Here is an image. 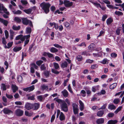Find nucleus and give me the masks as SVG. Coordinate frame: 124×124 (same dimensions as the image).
<instances>
[{"mask_svg":"<svg viewBox=\"0 0 124 124\" xmlns=\"http://www.w3.org/2000/svg\"><path fill=\"white\" fill-rule=\"evenodd\" d=\"M54 100L60 104L61 108L63 111L65 112L68 111V107L67 104L64 101L56 98H55Z\"/></svg>","mask_w":124,"mask_h":124,"instance_id":"1","label":"nucleus"},{"mask_svg":"<svg viewBox=\"0 0 124 124\" xmlns=\"http://www.w3.org/2000/svg\"><path fill=\"white\" fill-rule=\"evenodd\" d=\"M40 6L45 13L47 14L49 12V8L51 6L49 3L43 2L40 4Z\"/></svg>","mask_w":124,"mask_h":124,"instance_id":"2","label":"nucleus"},{"mask_svg":"<svg viewBox=\"0 0 124 124\" xmlns=\"http://www.w3.org/2000/svg\"><path fill=\"white\" fill-rule=\"evenodd\" d=\"M16 115L18 116H21L23 115V111L20 109H18L16 110L15 112Z\"/></svg>","mask_w":124,"mask_h":124,"instance_id":"3","label":"nucleus"},{"mask_svg":"<svg viewBox=\"0 0 124 124\" xmlns=\"http://www.w3.org/2000/svg\"><path fill=\"white\" fill-rule=\"evenodd\" d=\"M64 4L66 7H69L73 5V2L69 0H65L64 2Z\"/></svg>","mask_w":124,"mask_h":124,"instance_id":"4","label":"nucleus"},{"mask_svg":"<svg viewBox=\"0 0 124 124\" xmlns=\"http://www.w3.org/2000/svg\"><path fill=\"white\" fill-rule=\"evenodd\" d=\"M25 107L27 110H30L33 108V104L27 102L25 105Z\"/></svg>","mask_w":124,"mask_h":124,"instance_id":"5","label":"nucleus"},{"mask_svg":"<svg viewBox=\"0 0 124 124\" xmlns=\"http://www.w3.org/2000/svg\"><path fill=\"white\" fill-rule=\"evenodd\" d=\"M0 9H2L4 12L7 15H9V12L7 11V9L4 7L3 4L0 3Z\"/></svg>","mask_w":124,"mask_h":124,"instance_id":"6","label":"nucleus"},{"mask_svg":"<svg viewBox=\"0 0 124 124\" xmlns=\"http://www.w3.org/2000/svg\"><path fill=\"white\" fill-rule=\"evenodd\" d=\"M33 104V110H37L39 107L40 104L38 103H35Z\"/></svg>","mask_w":124,"mask_h":124,"instance_id":"7","label":"nucleus"},{"mask_svg":"<svg viewBox=\"0 0 124 124\" xmlns=\"http://www.w3.org/2000/svg\"><path fill=\"white\" fill-rule=\"evenodd\" d=\"M79 102L80 104L79 108L81 111H82L83 110L84 108V104L80 100L79 101Z\"/></svg>","mask_w":124,"mask_h":124,"instance_id":"8","label":"nucleus"},{"mask_svg":"<svg viewBox=\"0 0 124 124\" xmlns=\"http://www.w3.org/2000/svg\"><path fill=\"white\" fill-rule=\"evenodd\" d=\"M3 111L4 113L5 114H8L13 113L12 111L7 108L4 109Z\"/></svg>","mask_w":124,"mask_h":124,"instance_id":"9","label":"nucleus"},{"mask_svg":"<svg viewBox=\"0 0 124 124\" xmlns=\"http://www.w3.org/2000/svg\"><path fill=\"white\" fill-rule=\"evenodd\" d=\"M62 93L65 97H67L68 95V91L65 89H64L62 91Z\"/></svg>","mask_w":124,"mask_h":124,"instance_id":"10","label":"nucleus"},{"mask_svg":"<svg viewBox=\"0 0 124 124\" xmlns=\"http://www.w3.org/2000/svg\"><path fill=\"white\" fill-rule=\"evenodd\" d=\"M23 23L25 25H27L29 23V20L26 18H22Z\"/></svg>","mask_w":124,"mask_h":124,"instance_id":"11","label":"nucleus"},{"mask_svg":"<svg viewBox=\"0 0 124 124\" xmlns=\"http://www.w3.org/2000/svg\"><path fill=\"white\" fill-rule=\"evenodd\" d=\"M104 119L103 118L98 119L96 120V122L97 124H102L104 123Z\"/></svg>","mask_w":124,"mask_h":124,"instance_id":"12","label":"nucleus"},{"mask_svg":"<svg viewBox=\"0 0 124 124\" xmlns=\"http://www.w3.org/2000/svg\"><path fill=\"white\" fill-rule=\"evenodd\" d=\"M12 87L13 93L16 92L18 90V87L15 85H12Z\"/></svg>","mask_w":124,"mask_h":124,"instance_id":"13","label":"nucleus"},{"mask_svg":"<svg viewBox=\"0 0 124 124\" xmlns=\"http://www.w3.org/2000/svg\"><path fill=\"white\" fill-rule=\"evenodd\" d=\"M95 47V45L93 43H92L89 46L88 48L89 50L92 51L94 50Z\"/></svg>","mask_w":124,"mask_h":124,"instance_id":"14","label":"nucleus"},{"mask_svg":"<svg viewBox=\"0 0 124 124\" xmlns=\"http://www.w3.org/2000/svg\"><path fill=\"white\" fill-rule=\"evenodd\" d=\"M0 22L3 23L5 26L7 25L8 22L7 21L4 20L3 19L0 18Z\"/></svg>","mask_w":124,"mask_h":124,"instance_id":"15","label":"nucleus"},{"mask_svg":"<svg viewBox=\"0 0 124 124\" xmlns=\"http://www.w3.org/2000/svg\"><path fill=\"white\" fill-rule=\"evenodd\" d=\"M118 121L116 120H109L108 122V124H116Z\"/></svg>","mask_w":124,"mask_h":124,"instance_id":"16","label":"nucleus"},{"mask_svg":"<svg viewBox=\"0 0 124 124\" xmlns=\"http://www.w3.org/2000/svg\"><path fill=\"white\" fill-rule=\"evenodd\" d=\"M68 65V63L66 61L62 63L61 65V66L62 68H64L66 67Z\"/></svg>","mask_w":124,"mask_h":124,"instance_id":"17","label":"nucleus"},{"mask_svg":"<svg viewBox=\"0 0 124 124\" xmlns=\"http://www.w3.org/2000/svg\"><path fill=\"white\" fill-rule=\"evenodd\" d=\"M33 114V112H29L28 111H26L25 112V115L27 116L30 117L32 116Z\"/></svg>","mask_w":124,"mask_h":124,"instance_id":"18","label":"nucleus"},{"mask_svg":"<svg viewBox=\"0 0 124 124\" xmlns=\"http://www.w3.org/2000/svg\"><path fill=\"white\" fill-rule=\"evenodd\" d=\"M50 51L52 53H54L57 52L58 50L57 48L54 47H52L50 48Z\"/></svg>","mask_w":124,"mask_h":124,"instance_id":"19","label":"nucleus"},{"mask_svg":"<svg viewBox=\"0 0 124 124\" xmlns=\"http://www.w3.org/2000/svg\"><path fill=\"white\" fill-rule=\"evenodd\" d=\"M59 118L60 120L62 121L65 119V117L63 113L62 112H61V114L59 116Z\"/></svg>","mask_w":124,"mask_h":124,"instance_id":"20","label":"nucleus"},{"mask_svg":"<svg viewBox=\"0 0 124 124\" xmlns=\"http://www.w3.org/2000/svg\"><path fill=\"white\" fill-rule=\"evenodd\" d=\"M104 114V111L100 110L98 111L97 113V115L99 117L101 116Z\"/></svg>","mask_w":124,"mask_h":124,"instance_id":"21","label":"nucleus"},{"mask_svg":"<svg viewBox=\"0 0 124 124\" xmlns=\"http://www.w3.org/2000/svg\"><path fill=\"white\" fill-rule=\"evenodd\" d=\"M40 88L43 91L44 90H47L48 89V86L45 85H43L40 86Z\"/></svg>","mask_w":124,"mask_h":124,"instance_id":"22","label":"nucleus"},{"mask_svg":"<svg viewBox=\"0 0 124 124\" xmlns=\"http://www.w3.org/2000/svg\"><path fill=\"white\" fill-rule=\"evenodd\" d=\"M53 65L55 69L57 70L59 69V66L57 63L55 62H53Z\"/></svg>","mask_w":124,"mask_h":124,"instance_id":"23","label":"nucleus"},{"mask_svg":"<svg viewBox=\"0 0 124 124\" xmlns=\"http://www.w3.org/2000/svg\"><path fill=\"white\" fill-rule=\"evenodd\" d=\"M22 48L21 47H16L13 49V50L15 52H17L21 50Z\"/></svg>","mask_w":124,"mask_h":124,"instance_id":"24","label":"nucleus"},{"mask_svg":"<svg viewBox=\"0 0 124 124\" xmlns=\"http://www.w3.org/2000/svg\"><path fill=\"white\" fill-rule=\"evenodd\" d=\"M113 19L111 18H109L107 20V23L108 25H109L113 22Z\"/></svg>","mask_w":124,"mask_h":124,"instance_id":"25","label":"nucleus"},{"mask_svg":"<svg viewBox=\"0 0 124 124\" xmlns=\"http://www.w3.org/2000/svg\"><path fill=\"white\" fill-rule=\"evenodd\" d=\"M108 108L110 110H113L115 109L116 107L113 104H110L109 105Z\"/></svg>","mask_w":124,"mask_h":124,"instance_id":"26","label":"nucleus"},{"mask_svg":"<svg viewBox=\"0 0 124 124\" xmlns=\"http://www.w3.org/2000/svg\"><path fill=\"white\" fill-rule=\"evenodd\" d=\"M117 85L116 83H114L111 85L110 86V88L111 89H113L115 88Z\"/></svg>","mask_w":124,"mask_h":124,"instance_id":"27","label":"nucleus"},{"mask_svg":"<svg viewBox=\"0 0 124 124\" xmlns=\"http://www.w3.org/2000/svg\"><path fill=\"white\" fill-rule=\"evenodd\" d=\"M31 28L30 27H27L26 30V34H30L31 33Z\"/></svg>","mask_w":124,"mask_h":124,"instance_id":"28","label":"nucleus"},{"mask_svg":"<svg viewBox=\"0 0 124 124\" xmlns=\"http://www.w3.org/2000/svg\"><path fill=\"white\" fill-rule=\"evenodd\" d=\"M12 12L14 14L18 15L21 14L22 12L21 11L19 10H18L16 11V10L12 11Z\"/></svg>","mask_w":124,"mask_h":124,"instance_id":"29","label":"nucleus"},{"mask_svg":"<svg viewBox=\"0 0 124 124\" xmlns=\"http://www.w3.org/2000/svg\"><path fill=\"white\" fill-rule=\"evenodd\" d=\"M12 28L14 30H17L20 29V27L19 26H16L15 25H14L13 26Z\"/></svg>","mask_w":124,"mask_h":124,"instance_id":"30","label":"nucleus"},{"mask_svg":"<svg viewBox=\"0 0 124 124\" xmlns=\"http://www.w3.org/2000/svg\"><path fill=\"white\" fill-rule=\"evenodd\" d=\"M76 59L79 61H82L83 59L82 57L80 55H78L76 57Z\"/></svg>","mask_w":124,"mask_h":124,"instance_id":"31","label":"nucleus"},{"mask_svg":"<svg viewBox=\"0 0 124 124\" xmlns=\"http://www.w3.org/2000/svg\"><path fill=\"white\" fill-rule=\"evenodd\" d=\"M17 79L18 81L20 83L23 80L22 77L20 75H19L17 76Z\"/></svg>","mask_w":124,"mask_h":124,"instance_id":"32","label":"nucleus"},{"mask_svg":"<svg viewBox=\"0 0 124 124\" xmlns=\"http://www.w3.org/2000/svg\"><path fill=\"white\" fill-rule=\"evenodd\" d=\"M13 42H11L8 43L7 44L8 46H5V48H9L12 46L13 44Z\"/></svg>","mask_w":124,"mask_h":124,"instance_id":"33","label":"nucleus"},{"mask_svg":"<svg viewBox=\"0 0 124 124\" xmlns=\"http://www.w3.org/2000/svg\"><path fill=\"white\" fill-rule=\"evenodd\" d=\"M24 11L27 14H31L32 11V9H28L24 10Z\"/></svg>","mask_w":124,"mask_h":124,"instance_id":"34","label":"nucleus"},{"mask_svg":"<svg viewBox=\"0 0 124 124\" xmlns=\"http://www.w3.org/2000/svg\"><path fill=\"white\" fill-rule=\"evenodd\" d=\"M1 88L3 90H6V85L4 84H2L1 85Z\"/></svg>","mask_w":124,"mask_h":124,"instance_id":"35","label":"nucleus"},{"mask_svg":"<svg viewBox=\"0 0 124 124\" xmlns=\"http://www.w3.org/2000/svg\"><path fill=\"white\" fill-rule=\"evenodd\" d=\"M28 88L29 92L32 91L35 88V87L34 85H32L31 86L28 87Z\"/></svg>","mask_w":124,"mask_h":124,"instance_id":"36","label":"nucleus"},{"mask_svg":"<svg viewBox=\"0 0 124 124\" xmlns=\"http://www.w3.org/2000/svg\"><path fill=\"white\" fill-rule=\"evenodd\" d=\"M92 3L97 8H100L101 7V5L99 3H98L97 2H92Z\"/></svg>","mask_w":124,"mask_h":124,"instance_id":"37","label":"nucleus"},{"mask_svg":"<svg viewBox=\"0 0 124 124\" xmlns=\"http://www.w3.org/2000/svg\"><path fill=\"white\" fill-rule=\"evenodd\" d=\"M98 67L97 65L96 64H93L91 65V68L92 69H95L97 68Z\"/></svg>","mask_w":124,"mask_h":124,"instance_id":"38","label":"nucleus"},{"mask_svg":"<svg viewBox=\"0 0 124 124\" xmlns=\"http://www.w3.org/2000/svg\"><path fill=\"white\" fill-rule=\"evenodd\" d=\"M115 13L116 15H117L118 16L122 15H123V14L122 12L120 11H116L115 12Z\"/></svg>","mask_w":124,"mask_h":124,"instance_id":"39","label":"nucleus"},{"mask_svg":"<svg viewBox=\"0 0 124 124\" xmlns=\"http://www.w3.org/2000/svg\"><path fill=\"white\" fill-rule=\"evenodd\" d=\"M14 20L17 23H19L21 21V19L18 17H15L14 18Z\"/></svg>","mask_w":124,"mask_h":124,"instance_id":"40","label":"nucleus"},{"mask_svg":"<svg viewBox=\"0 0 124 124\" xmlns=\"http://www.w3.org/2000/svg\"><path fill=\"white\" fill-rule=\"evenodd\" d=\"M72 105L73 109H78V106L76 103H73Z\"/></svg>","mask_w":124,"mask_h":124,"instance_id":"41","label":"nucleus"},{"mask_svg":"<svg viewBox=\"0 0 124 124\" xmlns=\"http://www.w3.org/2000/svg\"><path fill=\"white\" fill-rule=\"evenodd\" d=\"M122 108V106H120L118 107L116 110L114 112L116 114L119 111H120L121 109Z\"/></svg>","mask_w":124,"mask_h":124,"instance_id":"42","label":"nucleus"},{"mask_svg":"<svg viewBox=\"0 0 124 124\" xmlns=\"http://www.w3.org/2000/svg\"><path fill=\"white\" fill-rule=\"evenodd\" d=\"M44 74L46 78L48 77L50 75L49 72L48 71H45L44 72Z\"/></svg>","mask_w":124,"mask_h":124,"instance_id":"43","label":"nucleus"},{"mask_svg":"<svg viewBox=\"0 0 124 124\" xmlns=\"http://www.w3.org/2000/svg\"><path fill=\"white\" fill-rule=\"evenodd\" d=\"M35 95H33L28 97V99L29 100H34L35 99Z\"/></svg>","mask_w":124,"mask_h":124,"instance_id":"44","label":"nucleus"},{"mask_svg":"<svg viewBox=\"0 0 124 124\" xmlns=\"http://www.w3.org/2000/svg\"><path fill=\"white\" fill-rule=\"evenodd\" d=\"M52 72L55 74H58L59 73V72L54 69L52 70Z\"/></svg>","mask_w":124,"mask_h":124,"instance_id":"45","label":"nucleus"},{"mask_svg":"<svg viewBox=\"0 0 124 124\" xmlns=\"http://www.w3.org/2000/svg\"><path fill=\"white\" fill-rule=\"evenodd\" d=\"M43 61L42 60H39L37 61L36 63L39 66L43 63Z\"/></svg>","mask_w":124,"mask_h":124,"instance_id":"46","label":"nucleus"},{"mask_svg":"<svg viewBox=\"0 0 124 124\" xmlns=\"http://www.w3.org/2000/svg\"><path fill=\"white\" fill-rule=\"evenodd\" d=\"M108 61V60L107 59L105 58L102 61L100 62V63H102L103 64H106Z\"/></svg>","mask_w":124,"mask_h":124,"instance_id":"47","label":"nucleus"},{"mask_svg":"<svg viewBox=\"0 0 124 124\" xmlns=\"http://www.w3.org/2000/svg\"><path fill=\"white\" fill-rule=\"evenodd\" d=\"M120 101V100L118 99H115L113 101V102L116 104H117Z\"/></svg>","mask_w":124,"mask_h":124,"instance_id":"48","label":"nucleus"},{"mask_svg":"<svg viewBox=\"0 0 124 124\" xmlns=\"http://www.w3.org/2000/svg\"><path fill=\"white\" fill-rule=\"evenodd\" d=\"M6 39H7L8 37V32L7 30H5L4 31Z\"/></svg>","mask_w":124,"mask_h":124,"instance_id":"49","label":"nucleus"},{"mask_svg":"<svg viewBox=\"0 0 124 124\" xmlns=\"http://www.w3.org/2000/svg\"><path fill=\"white\" fill-rule=\"evenodd\" d=\"M121 30V28H117L116 31V32L117 34L118 35H119L120 33V31Z\"/></svg>","mask_w":124,"mask_h":124,"instance_id":"50","label":"nucleus"},{"mask_svg":"<svg viewBox=\"0 0 124 124\" xmlns=\"http://www.w3.org/2000/svg\"><path fill=\"white\" fill-rule=\"evenodd\" d=\"M53 46L57 48H62V46L59 45L58 44H54L53 45Z\"/></svg>","mask_w":124,"mask_h":124,"instance_id":"51","label":"nucleus"},{"mask_svg":"<svg viewBox=\"0 0 124 124\" xmlns=\"http://www.w3.org/2000/svg\"><path fill=\"white\" fill-rule=\"evenodd\" d=\"M37 99L39 101H42L43 99V98L41 95H39L37 97Z\"/></svg>","mask_w":124,"mask_h":124,"instance_id":"52","label":"nucleus"},{"mask_svg":"<svg viewBox=\"0 0 124 124\" xmlns=\"http://www.w3.org/2000/svg\"><path fill=\"white\" fill-rule=\"evenodd\" d=\"M111 56L112 58H115L117 57V54L115 53H113L111 54Z\"/></svg>","mask_w":124,"mask_h":124,"instance_id":"53","label":"nucleus"},{"mask_svg":"<svg viewBox=\"0 0 124 124\" xmlns=\"http://www.w3.org/2000/svg\"><path fill=\"white\" fill-rule=\"evenodd\" d=\"M81 93L83 94L82 95V96L83 97H85L86 96V92L84 90H82L81 92Z\"/></svg>","mask_w":124,"mask_h":124,"instance_id":"54","label":"nucleus"},{"mask_svg":"<svg viewBox=\"0 0 124 124\" xmlns=\"http://www.w3.org/2000/svg\"><path fill=\"white\" fill-rule=\"evenodd\" d=\"M31 67L34 68L35 69H37L38 67L37 66L35 63H32L31 64Z\"/></svg>","mask_w":124,"mask_h":124,"instance_id":"55","label":"nucleus"},{"mask_svg":"<svg viewBox=\"0 0 124 124\" xmlns=\"http://www.w3.org/2000/svg\"><path fill=\"white\" fill-rule=\"evenodd\" d=\"M93 62V60L90 59H87L86 60L85 62L86 63H91Z\"/></svg>","mask_w":124,"mask_h":124,"instance_id":"56","label":"nucleus"},{"mask_svg":"<svg viewBox=\"0 0 124 124\" xmlns=\"http://www.w3.org/2000/svg\"><path fill=\"white\" fill-rule=\"evenodd\" d=\"M78 46L80 47L84 46L85 47L86 46V45L85 42H83L80 44L78 45Z\"/></svg>","mask_w":124,"mask_h":124,"instance_id":"57","label":"nucleus"},{"mask_svg":"<svg viewBox=\"0 0 124 124\" xmlns=\"http://www.w3.org/2000/svg\"><path fill=\"white\" fill-rule=\"evenodd\" d=\"M55 113H56V112H55L54 114L51 117V122H53L54 121V120L55 118Z\"/></svg>","mask_w":124,"mask_h":124,"instance_id":"58","label":"nucleus"},{"mask_svg":"<svg viewBox=\"0 0 124 124\" xmlns=\"http://www.w3.org/2000/svg\"><path fill=\"white\" fill-rule=\"evenodd\" d=\"M6 96L7 98L9 99H11L13 98L12 95H9L7 94H6Z\"/></svg>","mask_w":124,"mask_h":124,"instance_id":"59","label":"nucleus"},{"mask_svg":"<svg viewBox=\"0 0 124 124\" xmlns=\"http://www.w3.org/2000/svg\"><path fill=\"white\" fill-rule=\"evenodd\" d=\"M68 89L69 91L71 93H73V91H72V89L71 88L70 86V85L69 84L68 87Z\"/></svg>","mask_w":124,"mask_h":124,"instance_id":"60","label":"nucleus"},{"mask_svg":"<svg viewBox=\"0 0 124 124\" xmlns=\"http://www.w3.org/2000/svg\"><path fill=\"white\" fill-rule=\"evenodd\" d=\"M65 102H66L68 105H70V102L69 99L68 98H66L65 101Z\"/></svg>","mask_w":124,"mask_h":124,"instance_id":"61","label":"nucleus"},{"mask_svg":"<svg viewBox=\"0 0 124 124\" xmlns=\"http://www.w3.org/2000/svg\"><path fill=\"white\" fill-rule=\"evenodd\" d=\"M107 106V104H104L99 109V110L101 109H105L106 108Z\"/></svg>","mask_w":124,"mask_h":124,"instance_id":"62","label":"nucleus"},{"mask_svg":"<svg viewBox=\"0 0 124 124\" xmlns=\"http://www.w3.org/2000/svg\"><path fill=\"white\" fill-rule=\"evenodd\" d=\"M23 36V35H20L16 37V40H18L20 39Z\"/></svg>","mask_w":124,"mask_h":124,"instance_id":"63","label":"nucleus"},{"mask_svg":"<svg viewBox=\"0 0 124 124\" xmlns=\"http://www.w3.org/2000/svg\"><path fill=\"white\" fill-rule=\"evenodd\" d=\"M41 69L42 70H46V67L44 64L42 65L41 66Z\"/></svg>","mask_w":124,"mask_h":124,"instance_id":"64","label":"nucleus"}]
</instances>
